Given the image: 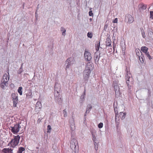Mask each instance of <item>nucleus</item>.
Here are the masks:
<instances>
[{
  "instance_id": "4",
  "label": "nucleus",
  "mask_w": 153,
  "mask_h": 153,
  "mask_svg": "<svg viewBox=\"0 0 153 153\" xmlns=\"http://www.w3.org/2000/svg\"><path fill=\"white\" fill-rule=\"evenodd\" d=\"M91 73V71L90 70H85L83 72V79L86 83H87L88 81V79Z\"/></svg>"
},
{
  "instance_id": "7",
  "label": "nucleus",
  "mask_w": 153,
  "mask_h": 153,
  "mask_svg": "<svg viewBox=\"0 0 153 153\" xmlns=\"http://www.w3.org/2000/svg\"><path fill=\"white\" fill-rule=\"evenodd\" d=\"M21 127L19 124L15 125L12 128V131L14 134L17 133Z\"/></svg>"
},
{
  "instance_id": "36",
  "label": "nucleus",
  "mask_w": 153,
  "mask_h": 153,
  "mask_svg": "<svg viewBox=\"0 0 153 153\" xmlns=\"http://www.w3.org/2000/svg\"><path fill=\"white\" fill-rule=\"evenodd\" d=\"M63 113L64 114V117H66L67 116V112L65 110V109L63 110Z\"/></svg>"
},
{
  "instance_id": "34",
  "label": "nucleus",
  "mask_w": 153,
  "mask_h": 153,
  "mask_svg": "<svg viewBox=\"0 0 153 153\" xmlns=\"http://www.w3.org/2000/svg\"><path fill=\"white\" fill-rule=\"evenodd\" d=\"M140 51V50L139 49H136V52L137 55L138 56L140 55V53H139Z\"/></svg>"
},
{
  "instance_id": "42",
  "label": "nucleus",
  "mask_w": 153,
  "mask_h": 153,
  "mask_svg": "<svg viewBox=\"0 0 153 153\" xmlns=\"http://www.w3.org/2000/svg\"><path fill=\"white\" fill-rule=\"evenodd\" d=\"M23 64H22L21 65V67H22Z\"/></svg>"
},
{
  "instance_id": "27",
  "label": "nucleus",
  "mask_w": 153,
  "mask_h": 153,
  "mask_svg": "<svg viewBox=\"0 0 153 153\" xmlns=\"http://www.w3.org/2000/svg\"><path fill=\"white\" fill-rule=\"evenodd\" d=\"M91 108H92V106H91V105L88 104L87 106L86 111H89V110H90L91 109Z\"/></svg>"
},
{
  "instance_id": "2",
  "label": "nucleus",
  "mask_w": 153,
  "mask_h": 153,
  "mask_svg": "<svg viewBox=\"0 0 153 153\" xmlns=\"http://www.w3.org/2000/svg\"><path fill=\"white\" fill-rule=\"evenodd\" d=\"M126 72L127 75L126 76V83L127 84L128 86L129 85V83H130L131 84H133L134 82V80L132 77H131L130 76L128 75H130V71H128L127 68L126 69Z\"/></svg>"
},
{
  "instance_id": "10",
  "label": "nucleus",
  "mask_w": 153,
  "mask_h": 153,
  "mask_svg": "<svg viewBox=\"0 0 153 153\" xmlns=\"http://www.w3.org/2000/svg\"><path fill=\"white\" fill-rule=\"evenodd\" d=\"M94 66L92 63L91 62H88V63L85 66V70H90V71H91L93 68Z\"/></svg>"
},
{
  "instance_id": "37",
  "label": "nucleus",
  "mask_w": 153,
  "mask_h": 153,
  "mask_svg": "<svg viewBox=\"0 0 153 153\" xmlns=\"http://www.w3.org/2000/svg\"><path fill=\"white\" fill-rule=\"evenodd\" d=\"M89 15L90 16H93V13H92V11H90L89 12Z\"/></svg>"
},
{
  "instance_id": "17",
  "label": "nucleus",
  "mask_w": 153,
  "mask_h": 153,
  "mask_svg": "<svg viewBox=\"0 0 153 153\" xmlns=\"http://www.w3.org/2000/svg\"><path fill=\"white\" fill-rule=\"evenodd\" d=\"M13 101V106L14 107H17V104L18 102V99L12 100Z\"/></svg>"
},
{
  "instance_id": "13",
  "label": "nucleus",
  "mask_w": 153,
  "mask_h": 153,
  "mask_svg": "<svg viewBox=\"0 0 153 153\" xmlns=\"http://www.w3.org/2000/svg\"><path fill=\"white\" fill-rule=\"evenodd\" d=\"M57 94H58V96L55 97V99L57 100L59 102H62V99L61 96L59 94V92L58 91H56Z\"/></svg>"
},
{
  "instance_id": "12",
  "label": "nucleus",
  "mask_w": 153,
  "mask_h": 153,
  "mask_svg": "<svg viewBox=\"0 0 153 153\" xmlns=\"http://www.w3.org/2000/svg\"><path fill=\"white\" fill-rule=\"evenodd\" d=\"M105 43L106 46H110L111 45V42L110 37H108L106 39Z\"/></svg>"
},
{
  "instance_id": "35",
  "label": "nucleus",
  "mask_w": 153,
  "mask_h": 153,
  "mask_svg": "<svg viewBox=\"0 0 153 153\" xmlns=\"http://www.w3.org/2000/svg\"><path fill=\"white\" fill-rule=\"evenodd\" d=\"M118 114H115V120L116 122H117V120H119V119H118V118H117V117L118 116Z\"/></svg>"
},
{
  "instance_id": "14",
  "label": "nucleus",
  "mask_w": 153,
  "mask_h": 153,
  "mask_svg": "<svg viewBox=\"0 0 153 153\" xmlns=\"http://www.w3.org/2000/svg\"><path fill=\"white\" fill-rule=\"evenodd\" d=\"M32 94L31 90H29L28 91V93L26 94V97L27 98H30L32 97Z\"/></svg>"
},
{
  "instance_id": "31",
  "label": "nucleus",
  "mask_w": 153,
  "mask_h": 153,
  "mask_svg": "<svg viewBox=\"0 0 153 153\" xmlns=\"http://www.w3.org/2000/svg\"><path fill=\"white\" fill-rule=\"evenodd\" d=\"M139 59H140V62H144L143 59L144 58V56H141V57H140V56H139Z\"/></svg>"
},
{
  "instance_id": "8",
  "label": "nucleus",
  "mask_w": 153,
  "mask_h": 153,
  "mask_svg": "<svg viewBox=\"0 0 153 153\" xmlns=\"http://www.w3.org/2000/svg\"><path fill=\"white\" fill-rule=\"evenodd\" d=\"M114 88L115 91V95H119L120 94V88L117 83L114 84Z\"/></svg>"
},
{
  "instance_id": "22",
  "label": "nucleus",
  "mask_w": 153,
  "mask_h": 153,
  "mask_svg": "<svg viewBox=\"0 0 153 153\" xmlns=\"http://www.w3.org/2000/svg\"><path fill=\"white\" fill-rule=\"evenodd\" d=\"M140 7L142 9L145 10L146 9V5L144 4H141L140 5Z\"/></svg>"
},
{
  "instance_id": "6",
  "label": "nucleus",
  "mask_w": 153,
  "mask_h": 153,
  "mask_svg": "<svg viewBox=\"0 0 153 153\" xmlns=\"http://www.w3.org/2000/svg\"><path fill=\"white\" fill-rule=\"evenodd\" d=\"M84 56L85 59L87 61H90L91 59V56L90 53L87 51L86 50L85 51Z\"/></svg>"
},
{
  "instance_id": "33",
  "label": "nucleus",
  "mask_w": 153,
  "mask_h": 153,
  "mask_svg": "<svg viewBox=\"0 0 153 153\" xmlns=\"http://www.w3.org/2000/svg\"><path fill=\"white\" fill-rule=\"evenodd\" d=\"M103 126V124L102 123H100L98 125V127L99 128H101Z\"/></svg>"
},
{
  "instance_id": "45",
  "label": "nucleus",
  "mask_w": 153,
  "mask_h": 153,
  "mask_svg": "<svg viewBox=\"0 0 153 153\" xmlns=\"http://www.w3.org/2000/svg\"><path fill=\"white\" fill-rule=\"evenodd\" d=\"M55 95H56V93H55Z\"/></svg>"
},
{
  "instance_id": "29",
  "label": "nucleus",
  "mask_w": 153,
  "mask_h": 153,
  "mask_svg": "<svg viewBox=\"0 0 153 153\" xmlns=\"http://www.w3.org/2000/svg\"><path fill=\"white\" fill-rule=\"evenodd\" d=\"M146 55L148 57L149 59H151L152 58H151V56L149 54V52H147L146 53H145Z\"/></svg>"
},
{
  "instance_id": "15",
  "label": "nucleus",
  "mask_w": 153,
  "mask_h": 153,
  "mask_svg": "<svg viewBox=\"0 0 153 153\" xmlns=\"http://www.w3.org/2000/svg\"><path fill=\"white\" fill-rule=\"evenodd\" d=\"M141 51L145 53L148 51V48L146 46H143L141 48Z\"/></svg>"
},
{
  "instance_id": "46",
  "label": "nucleus",
  "mask_w": 153,
  "mask_h": 153,
  "mask_svg": "<svg viewBox=\"0 0 153 153\" xmlns=\"http://www.w3.org/2000/svg\"><path fill=\"white\" fill-rule=\"evenodd\" d=\"M11 85H13L12 84H11Z\"/></svg>"
},
{
  "instance_id": "43",
  "label": "nucleus",
  "mask_w": 153,
  "mask_h": 153,
  "mask_svg": "<svg viewBox=\"0 0 153 153\" xmlns=\"http://www.w3.org/2000/svg\"><path fill=\"white\" fill-rule=\"evenodd\" d=\"M10 144V143H8V145H9Z\"/></svg>"
},
{
  "instance_id": "9",
  "label": "nucleus",
  "mask_w": 153,
  "mask_h": 153,
  "mask_svg": "<svg viewBox=\"0 0 153 153\" xmlns=\"http://www.w3.org/2000/svg\"><path fill=\"white\" fill-rule=\"evenodd\" d=\"M74 62L73 59L71 58H69L65 62L66 64H67L66 68H69L71 65L74 63Z\"/></svg>"
},
{
  "instance_id": "20",
  "label": "nucleus",
  "mask_w": 153,
  "mask_h": 153,
  "mask_svg": "<svg viewBox=\"0 0 153 153\" xmlns=\"http://www.w3.org/2000/svg\"><path fill=\"white\" fill-rule=\"evenodd\" d=\"M3 153H10V149L9 148H4L2 150Z\"/></svg>"
},
{
  "instance_id": "28",
  "label": "nucleus",
  "mask_w": 153,
  "mask_h": 153,
  "mask_svg": "<svg viewBox=\"0 0 153 153\" xmlns=\"http://www.w3.org/2000/svg\"><path fill=\"white\" fill-rule=\"evenodd\" d=\"M87 36L88 37L91 38L93 36V34L91 33L88 32L87 33Z\"/></svg>"
},
{
  "instance_id": "39",
  "label": "nucleus",
  "mask_w": 153,
  "mask_h": 153,
  "mask_svg": "<svg viewBox=\"0 0 153 153\" xmlns=\"http://www.w3.org/2000/svg\"><path fill=\"white\" fill-rule=\"evenodd\" d=\"M142 34L143 37L144 38H145L146 37V36H145V32L144 31L143 32H142Z\"/></svg>"
},
{
  "instance_id": "23",
  "label": "nucleus",
  "mask_w": 153,
  "mask_h": 153,
  "mask_svg": "<svg viewBox=\"0 0 153 153\" xmlns=\"http://www.w3.org/2000/svg\"><path fill=\"white\" fill-rule=\"evenodd\" d=\"M61 31H63L62 33V35L63 36H65V32L66 30L63 27H61Z\"/></svg>"
},
{
  "instance_id": "32",
  "label": "nucleus",
  "mask_w": 153,
  "mask_h": 153,
  "mask_svg": "<svg viewBox=\"0 0 153 153\" xmlns=\"http://www.w3.org/2000/svg\"><path fill=\"white\" fill-rule=\"evenodd\" d=\"M150 18L152 19H153V11H151L150 12Z\"/></svg>"
},
{
  "instance_id": "19",
  "label": "nucleus",
  "mask_w": 153,
  "mask_h": 153,
  "mask_svg": "<svg viewBox=\"0 0 153 153\" xmlns=\"http://www.w3.org/2000/svg\"><path fill=\"white\" fill-rule=\"evenodd\" d=\"M25 150V149L24 147H19L17 153H22V152L24 151Z\"/></svg>"
},
{
  "instance_id": "30",
  "label": "nucleus",
  "mask_w": 153,
  "mask_h": 153,
  "mask_svg": "<svg viewBox=\"0 0 153 153\" xmlns=\"http://www.w3.org/2000/svg\"><path fill=\"white\" fill-rule=\"evenodd\" d=\"M92 137H93V138L92 140L93 141H94V142H97V140L96 139V137L94 135L92 134Z\"/></svg>"
},
{
  "instance_id": "3",
  "label": "nucleus",
  "mask_w": 153,
  "mask_h": 153,
  "mask_svg": "<svg viewBox=\"0 0 153 153\" xmlns=\"http://www.w3.org/2000/svg\"><path fill=\"white\" fill-rule=\"evenodd\" d=\"M20 138V137L19 136L15 137L10 142L11 146L14 148L19 143Z\"/></svg>"
},
{
  "instance_id": "26",
  "label": "nucleus",
  "mask_w": 153,
  "mask_h": 153,
  "mask_svg": "<svg viewBox=\"0 0 153 153\" xmlns=\"http://www.w3.org/2000/svg\"><path fill=\"white\" fill-rule=\"evenodd\" d=\"M100 47V42H99L97 45H96V50L97 51H99Z\"/></svg>"
},
{
  "instance_id": "16",
  "label": "nucleus",
  "mask_w": 153,
  "mask_h": 153,
  "mask_svg": "<svg viewBox=\"0 0 153 153\" xmlns=\"http://www.w3.org/2000/svg\"><path fill=\"white\" fill-rule=\"evenodd\" d=\"M11 97L12 100L18 99V94H12L11 95Z\"/></svg>"
},
{
  "instance_id": "25",
  "label": "nucleus",
  "mask_w": 153,
  "mask_h": 153,
  "mask_svg": "<svg viewBox=\"0 0 153 153\" xmlns=\"http://www.w3.org/2000/svg\"><path fill=\"white\" fill-rule=\"evenodd\" d=\"M94 144L95 146V149L96 150H97L98 149V143L96 142H94Z\"/></svg>"
},
{
  "instance_id": "5",
  "label": "nucleus",
  "mask_w": 153,
  "mask_h": 153,
  "mask_svg": "<svg viewBox=\"0 0 153 153\" xmlns=\"http://www.w3.org/2000/svg\"><path fill=\"white\" fill-rule=\"evenodd\" d=\"M125 21L131 23L134 21V18L129 14H127L125 17Z\"/></svg>"
},
{
  "instance_id": "44",
  "label": "nucleus",
  "mask_w": 153,
  "mask_h": 153,
  "mask_svg": "<svg viewBox=\"0 0 153 153\" xmlns=\"http://www.w3.org/2000/svg\"><path fill=\"white\" fill-rule=\"evenodd\" d=\"M113 48H114V46H113Z\"/></svg>"
},
{
  "instance_id": "40",
  "label": "nucleus",
  "mask_w": 153,
  "mask_h": 153,
  "mask_svg": "<svg viewBox=\"0 0 153 153\" xmlns=\"http://www.w3.org/2000/svg\"><path fill=\"white\" fill-rule=\"evenodd\" d=\"M11 149H10V153H12L11 152Z\"/></svg>"
},
{
  "instance_id": "24",
  "label": "nucleus",
  "mask_w": 153,
  "mask_h": 153,
  "mask_svg": "<svg viewBox=\"0 0 153 153\" xmlns=\"http://www.w3.org/2000/svg\"><path fill=\"white\" fill-rule=\"evenodd\" d=\"M51 126L50 125H48L47 126V132L48 133H50L51 131Z\"/></svg>"
},
{
  "instance_id": "1",
  "label": "nucleus",
  "mask_w": 153,
  "mask_h": 153,
  "mask_svg": "<svg viewBox=\"0 0 153 153\" xmlns=\"http://www.w3.org/2000/svg\"><path fill=\"white\" fill-rule=\"evenodd\" d=\"M9 78L8 72L7 73V74H5L3 75L1 80L2 83L1 84V86L3 89L5 88V87L8 85L7 82L9 80Z\"/></svg>"
},
{
  "instance_id": "38",
  "label": "nucleus",
  "mask_w": 153,
  "mask_h": 153,
  "mask_svg": "<svg viewBox=\"0 0 153 153\" xmlns=\"http://www.w3.org/2000/svg\"><path fill=\"white\" fill-rule=\"evenodd\" d=\"M118 19L117 18H116L113 21V23H117Z\"/></svg>"
},
{
  "instance_id": "41",
  "label": "nucleus",
  "mask_w": 153,
  "mask_h": 153,
  "mask_svg": "<svg viewBox=\"0 0 153 153\" xmlns=\"http://www.w3.org/2000/svg\"><path fill=\"white\" fill-rule=\"evenodd\" d=\"M90 19V20L91 21V20H92L91 19V18Z\"/></svg>"
},
{
  "instance_id": "18",
  "label": "nucleus",
  "mask_w": 153,
  "mask_h": 153,
  "mask_svg": "<svg viewBox=\"0 0 153 153\" xmlns=\"http://www.w3.org/2000/svg\"><path fill=\"white\" fill-rule=\"evenodd\" d=\"M126 114V113L120 112V113L119 117L122 119H123L125 118Z\"/></svg>"
},
{
  "instance_id": "21",
  "label": "nucleus",
  "mask_w": 153,
  "mask_h": 153,
  "mask_svg": "<svg viewBox=\"0 0 153 153\" xmlns=\"http://www.w3.org/2000/svg\"><path fill=\"white\" fill-rule=\"evenodd\" d=\"M22 87H19L18 91L19 93V94L20 95H22Z\"/></svg>"
},
{
  "instance_id": "47",
  "label": "nucleus",
  "mask_w": 153,
  "mask_h": 153,
  "mask_svg": "<svg viewBox=\"0 0 153 153\" xmlns=\"http://www.w3.org/2000/svg\"><path fill=\"white\" fill-rule=\"evenodd\" d=\"M39 120H38L37 121L38 122V121H39Z\"/></svg>"
},
{
  "instance_id": "11",
  "label": "nucleus",
  "mask_w": 153,
  "mask_h": 153,
  "mask_svg": "<svg viewBox=\"0 0 153 153\" xmlns=\"http://www.w3.org/2000/svg\"><path fill=\"white\" fill-rule=\"evenodd\" d=\"M100 53L96 52L94 54V59L95 63L98 62L100 59Z\"/></svg>"
}]
</instances>
